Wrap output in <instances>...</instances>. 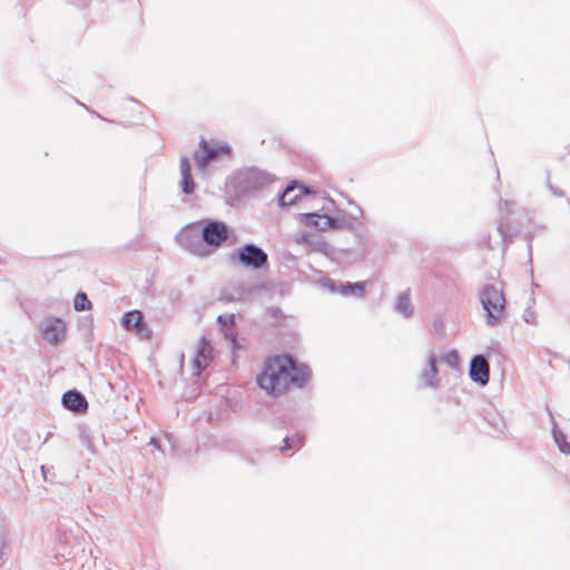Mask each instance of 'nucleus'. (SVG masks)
Masks as SVG:
<instances>
[{"label": "nucleus", "mask_w": 570, "mask_h": 570, "mask_svg": "<svg viewBox=\"0 0 570 570\" xmlns=\"http://www.w3.org/2000/svg\"><path fill=\"white\" fill-rule=\"evenodd\" d=\"M311 377V368L299 363L292 354L267 357L263 371L257 375V385L273 396L285 393L293 384L304 387Z\"/></svg>", "instance_id": "1"}, {"label": "nucleus", "mask_w": 570, "mask_h": 570, "mask_svg": "<svg viewBox=\"0 0 570 570\" xmlns=\"http://www.w3.org/2000/svg\"><path fill=\"white\" fill-rule=\"evenodd\" d=\"M274 181V176L257 167L238 169L229 178V187L235 196L240 198L254 195L268 187Z\"/></svg>", "instance_id": "2"}, {"label": "nucleus", "mask_w": 570, "mask_h": 570, "mask_svg": "<svg viewBox=\"0 0 570 570\" xmlns=\"http://www.w3.org/2000/svg\"><path fill=\"white\" fill-rule=\"evenodd\" d=\"M480 303L485 312L487 324L498 325L505 311L503 291L493 284H485L480 291Z\"/></svg>", "instance_id": "3"}, {"label": "nucleus", "mask_w": 570, "mask_h": 570, "mask_svg": "<svg viewBox=\"0 0 570 570\" xmlns=\"http://www.w3.org/2000/svg\"><path fill=\"white\" fill-rule=\"evenodd\" d=\"M200 222L204 246L210 249L212 253L234 236L233 229L225 222L218 219H203Z\"/></svg>", "instance_id": "4"}, {"label": "nucleus", "mask_w": 570, "mask_h": 570, "mask_svg": "<svg viewBox=\"0 0 570 570\" xmlns=\"http://www.w3.org/2000/svg\"><path fill=\"white\" fill-rule=\"evenodd\" d=\"M200 228V220L190 223L179 230L176 235V240L190 254L199 257H206L212 254V250L204 246Z\"/></svg>", "instance_id": "5"}, {"label": "nucleus", "mask_w": 570, "mask_h": 570, "mask_svg": "<svg viewBox=\"0 0 570 570\" xmlns=\"http://www.w3.org/2000/svg\"><path fill=\"white\" fill-rule=\"evenodd\" d=\"M232 156V148L227 142L212 146L204 137L200 138L198 150L194 153V158L199 169L206 168L209 164L219 161L224 157Z\"/></svg>", "instance_id": "6"}, {"label": "nucleus", "mask_w": 570, "mask_h": 570, "mask_svg": "<svg viewBox=\"0 0 570 570\" xmlns=\"http://www.w3.org/2000/svg\"><path fill=\"white\" fill-rule=\"evenodd\" d=\"M237 261L246 268L259 271L268 265V256L256 244L248 243L236 250Z\"/></svg>", "instance_id": "7"}, {"label": "nucleus", "mask_w": 570, "mask_h": 570, "mask_svg": "<svg viewBox=\"0 0 570 570\" xmlns=\"http://www.w3.org/2000/svg\"><path fill=\"white\" fill-rule=\"evenodd\" d=\"M313 188L301 181L292 180L279 194L278 205L281 207H289L295 205L303 195L313 194Z\"/></svg>", "instance_id": "8"}, {"label": "nucleus", "mask_w": 570, "mask_h": 570, "mask_svg": "<svg viewBox=\"0 0 570 570\" xmlns=\"http://www.w3.org/2000/svg\"><path fill=\"white\" fill-rule=\"evenodd\" d=\"M514 206L515 203L512 200L502 198L499 200V212L501 217L497 229L504 243H512L513 237L517 234L509 223V216L512 214V208Z\"/></svg>", "instance_id": "9"}, {"label": "nucleus", "mask_w": 570, "mask_h": 570, "mask_svg": "<svg viewBox=\"0 0 570 570\" xmlns=\"http://www.w3.org/2000/svg\"><path fill=\"white\" fill-rule=\"evenodd\" d=\"M121 325L125 330L135 332L141 338H149L151 335L142 312L138 309L126 312L122 315Z\"/></svg>", "instance_id": "10"}, {"label": "nucleus", "mask_w": 570, "mask_h": 570, "mask_svg": "<svg viewBox=\"0 0 570 570\" xmlns=\"http://www.w3.org/2000/svg\"><path fill=\"white\" fill-rule=\"evenodd\" d=\"M42 336L52 345L60 344L66 337V323L59 317H48L41 325Z\"/></svg>", "instance_id": "11"}, {"label": "nucleus", "mask_w": 570, "mask_h": 570, "mask_svg": "<svg viewBox=\"0 0 570 570\" xmlns=\"http://www.w3.org/2000/svg\"><path fill=\"white\" fill-rule=\"evenodd\" d=\"M469 376L471 381L481 386H485L490 380V366L487 358L481 354H475L470 360Z\"/></svg>", "instance_id": "12"}, {"label": "nucleus", "mask_w": 570, "mask_h": 570, "mask_svg": "<svg viewBox=\"0 0 570 570\" xmlns=\"http://www.w3.org/2000/svg\"><path fill=\"white\" fill-rule=\"evenodd\" d=\"M61 404L66 410L75 414L86 413L89 406L86 396L75 389L68 390L62 394Z\"/></svg>", "instance_id": "13"}, {"label": "nucleus", "mask_w": 570, "mask_h": 570, "mask_svg": "<svg viewBox=\"0 0 570 570\" xmlns=\"http://www.w3.org/2000/svg\"><path fill=\"white\" fill-rule=\"evenodd\" d=\"M212 352L213 346L210 345L209 341H207L205 336H202L196 351V355L193 360L195 375H200V373L208 366L209 362L213 360Z\"/></svg>", "instance_id": "14"}, {"label": "nucleus", "mask_w": 570, "mask_h": 570, "mask_svg": "<svg viewBox=\"0 0 570 570\" xmlns=\"http://www.w3.org/2000/svg\"><path fill=\"white\" fill-rule=\"evenodd\" d=\"M357 222V218L353 217L350 214H346L345 212H340L336 216L326 215L324 218L323 228L326 229H353L355 223Z\"/></svg>", "instance_id": "15"}, {"label": "nucleus", "mask_w": 570, "mask_h": 570, "mask_svg": "<svg viewBox=\"0 0 570 570\" xmlns=\"http://www.w3.org/2000/svg\"><path fill=\"white\" fill-rule=\"evenodd\" d=\"M438 357L431 353L428 357V365L421 373V380L424 382V385L428 387H436L439 385L438 377Z\"/></svg>", "instance_id": "16"}, {"label": "nucleus", "mask_w": 570, "mask_h": 570, "mask_svg": "<svg viewBox=\"0 0 570 570\" xmlns=\"http://www.w3.org/2000/svg\"><path fill=\"white\" fill-rule=\"evenodd\" d=\"M340 286V292L342 296H355V297H363L365 295V282H342Z\"/></svg>", "instance_id": "17"}, {"label": "nucleus", "mask_w": 570, "mask_h": 570, "mask_svg": "<svg viewBox=\"0 0 570 570\" xmlns=\"http://www.w3.org/2000/svg\"><path fill=\"white\" fill-rule=\"evenodd\" d=\"M395 311L399 314L403 315L405 318H410L413 315L414 308L411 303L409 289L404 291L397 295L396 303H395Z\"/></svg>", "instance_id": "18"}, {"label": "nucleus", "mask_w": 570, "mask_h": 570, "mask_svg": "<svg viewBox=\"0 0 570 570\" xmlns=\"http://www.w3.org/2000/svg\"><path fill=\"white\" fill-rule=\"evenodd\" d=\"M551 422H552V436L554 440V443L557 444L559 451L563 454L570 453V443L567 441L566 434L559 429L556 420L551 415Z\"/></svg>", "instance_id": "19"}, {"label": "nucleus", "mask_w": 570, "mask_h": 570, "mask_svg": "<svg viewBox=\"0 0 570 570\" xmlns=\"http://www.w3.org/2000/svg\"><path fill=\"white\" fill-rule=\"evenodd\" d=\"M325 217H326V214H320L317 212H312V213L302 214L301 220L306 226H309L316 230L323 232V230H325V228H323Z\"/></svg>", "instance_id": "20"}, {"label": "nucleus", "mask_w": 570, "mask_h": 570, "mask_svg": "<svg viewBox=\"0 0 570 570\" xmlns=\"http://www.w3.org/2000/svg\"><path fill=\"white\" fill-rule=\"evenodd\" d=\"M217 323L222 327L225 336L233 341L235 338L236 333H234V327L236 325L235 316L233 314L229 315H219L217 317Z\"/></svg>", "instance_id": "21"}, {"label": "nucleus", "mask_w": 570, "mask_h": 570, "mask_svg": "<svg viewBox=\"0 0 570 570\" xmlns=\"http://www.w3.org/2000/svg\"><path fill=\"white\" fill-rule=\"evenodd\" d=\"M299 242H306L311 246V248L317 253H322L326 256H330L333 253L332 246L323 238L308 240L306 235L301 237Z\"/></svg>", "instance_id": "22"}, {"label": "nucleus", "mask_w": 570, "mask_h": 570, "mask_svg": "<svg viewBox=\"0 0 570 570\" xmlns=\"http://www.w3.org/2000/svg\"><path fill=\"white\" fill-rule=\"evenodd\" d=\"M283 446L281 448L282 452H285L291 449H301L304 445V435L296 433L293 435H286L283 439Z\"/></svg>", "instance_id": "23"}, {"label": "nucleus", "mask_w": 570, "mask_h": 570, "mask_svg": "<svg viewBox=\"0 0 570 570\" xmlns=\"http://www.w3.org/2000/svg\"><path fill=\"white\" fill-rule=\"evenodd\" d=\"M92 304L85 292H78L73 298V308L77 312L91 309Z\"/></svg>", "instance_id": "24"}, {"label": "nucleus", "mask_w": 570, "mask_h": 570, "mask_svg": "<svg viewBox=\"0 0 570 570\" xmlns=\"http://www.w3.org/2000/svg\"><path fill=\"white\" fill-rule=\"evenodd\" d=\"M180 187L185 195H191L194 193L195 183L191 174L181 175Z\"/></svg>", "instance_id": "25"}, {"label": "nucleus", "mask_w": 570, "mask_h": 570, "mask_svg": "<svg viewBox=\"0 0 570 570\" xmlns=\"http://www.w3.org/2000/svg\"><path fill=\"white\" fill-rule=\"evenodd\" d=\"M442 361L450 367L456 368L459 366L460 357L456 350H451L442 355Z\"/></svg>", "instance_id": "26"}, {"label": "nucleus", "mask_w": 570, "mask_h": 570, "mask_svg": "<svg viewBox=\"0 0 570 570\" xmlns=\"http://www.w3.org/2000/svg\"><path fill=\"white\" fill-rule=\"evenodd\" d=\"M320 285L327 289L330 293L332 294H336L340 292V286L341 285V281H335V279H332L330 277H325L323 279L320 281Z\"/></svg>", "instance_id": "27"}, {"label": "nucleus", "mask_w": 570, "mask_h": 570, "mask_svg": "<svg viewBox=\"0 0 570 570\" xmlns=\"http://www.w3.org/2000/svg\"><path fill=\"white\" fill-rule=\"evenodd\" d=\"M240 297H242V293L238 289L233 292V291H229L228 288H224L220 292L219 301L234 302V301L240 299Z\"/></svg>", "instance_id": "28"}, {"label": "nucleus", "mask_w": 570, "mask_h": 570, "mask_svg": "<svg viewBox=\"0 0 570 570\" xmlns=\"http://www.w3.org/2000/svg\"><path fill=\"white\" fill-rule=\"evenodd\" d=\"M79 440L88 450H92V442L89 432L86 429L79 430Z\"/></svg>", "instance_id": "29"}, {"label": "nucleus", "mask_w": 570, "mask_h": 570, "mask_svg": "<svg viewBox=\"0 0 570 570\" xmlns=\"http://www.w3.org/2000/svg\"><path fill=\"white\" fill-rule=\"evenodd\" d=\"M546 186L556 197H563L564 196V191L561 188H559V187H557V186L551 184V181H550V173L549 171H547V183H546Z\"/></svg>", "instance_id": "30"}, {"label": "nucleus", "mask_w": 570, "mask_h": 570, "mask_svg": "<svg viewBox=\"0 0 570 570\" xmlns=\"http://www.w3.org/2000/svg\"><path fill=\"white\" fill-rule=\"evenodd\" d=\"M180 174H191V166L188 157L184 156L180 158Z\"/></svg>", "instance_id": "31"}, {"label": "nucleus", "mask_w": 570, "mask_h": 570, "mask_svg": "<svg viewBox=\"0 0 570 570\" xmlns=\"http://www.w3.org/2000/svg\"><path fill=\"white\" fill-rule=\"evenodd\" d=\"M266 314L273 318H285L286 316L283 314L279 307H268L266 309Z\"/></svg>", "instance_id": "32"}, {"label": "nucleus", "mask_w": 570, "mask_h": 570, "mask_svg": "<svg viewBox=\"0 0 570 570\" xmlns=\"http://www.w3.org/2000/svg\"><path fill=\"white\" fill-rule=\"evenodd\" d=\"M523 320L529 324H534V314L533 312L527 309L523 314Z\"/></svg>", "instance_id": "33"}, {"label": "nucleus", "mask_w": 570, "mask_h": 570, "mask_svg": "<svg viewBox=\"0 0 570 570\" xmlns=\"http://www.w3.org/2000/svg\"><path fill=\"white\" fill-rule=\"evenodd\" d=\"M433 326L435 332H441L443 330V323L440 320L434 321Z\"/></svg>", "instance_id": "34"}, {"label": "nucleus", "mask_w": 570, "mask_h": 570, "mask_svg": "<svg viewBox=\"0 0 570 570\" xmlns=\"http://www.w3.org/2000/svg\"><path fill=\"white\" fill-rule=\"evenodd\" d=\"M150 444H154L155 448H157L158 450H160V441L155 439V438H151L150 440Z\"/></svg>", "instance_id": "35"}, {"label": "nucleus", "mask_w": 570, "mask_h": 570, "mask_svg": "<svg viewBox=\"0 0 570 570\" xmlns=\"http://www.w3.org/2000/svg\"><path fill=\"white\" fill-rule=\"evenodd\" d=\"M41 472H42V475H43V480L45 481H48V475H47V468L45 465L41 466Z\"/></svg>", "instance_id": "36"}, {"label": "nucleus", "mask_w": 570, "mask_h": 570, "mask_svg": "<svg viewBox=\"0 0 570 570\" xmlns=\"http://www.w3.org/2000/svg\"><path fill=\"white\" fill-rule=\"evenodd\" d=\"M531 248H532V245L531 243L529 244V253L531 254Z\"/></svg>", "instance_id": "37"}]
</instances>
